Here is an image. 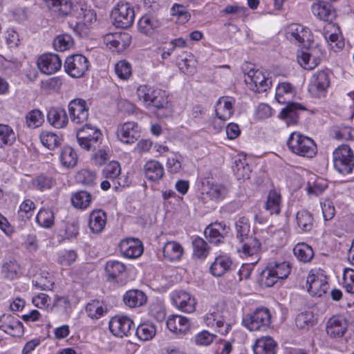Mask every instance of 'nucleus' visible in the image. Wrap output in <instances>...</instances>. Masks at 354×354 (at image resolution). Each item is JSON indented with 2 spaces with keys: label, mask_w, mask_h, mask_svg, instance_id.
Returning a JSON list of instances; mask_svg holds the SVG:
<instances>
[{
  "label": "nucleus",
  "mask_w": 354,
  "mask_h": 354,
  "mask_svg": "<svg viewBox=\"0 0 354 354\" xmlns=\"http://www.w3.org/2000/svg\"><path fill=\"white\" fill-rule=\"evenodd\" d=\"M289 149L294 153L311 158L316 155L317 146L311 138L298 132H292L287 141Z\"/></svg>",
  "instance_id": "1"
},
{
  "label": "nucleus",
  "mask_w": 354,
  "mask_h": 354,
  "mask_svg": "<svg viewBox=\"0 0 354 354\" xmlns=\"http://www.w3.org/2000/svg\"><path fill=\"white\" fill-rule=\"evenodd\" d=\"M334 168L342 175L351 174L354 168V153L348 145H341L333 153Z\"/></svg>",
  "instance_id": "2"
},
{
  "label": "nucleus",
  "mask_w": 354,
  "mask_h": 354,
  "mask_svg": "<svg viewBox=\"0 0 354 354\" xmlns=\"http://www.w3.org/2000/svg\"><path fill=\"white\" fill-rule=\"evenodd\" d=\"M77 142L80 147L86 151H96L101 146L102 134L95 127L85 123V125L77 130Z\"/></svg>",
  "instance_id": "3"
},
{
  "label": "nucleus",
  "mask_w": 354,
  "mask_h": 354,
  "mask_svg": "<svg viewBox=\"0 0 354 354\" xmlns=\"http://www.w3.org/2000/svg\"><path fill=\"white\" fill-rule=\"evenodd\" d=\"M290 273L288 262L270 263L261 273L262 280L267 287L274 286L279 279H286Z\"/></svg>",
  "instance_id": "4"
},
{
  "label": "nucleus",
  "mask_w": 354,
  "mask_h": 354,
  "mask_svg": "<svg viewBox=\"0 0 354 354\" xmlns=\"http://www.w3.org/2000/svg\"><path fill=\"white\" fill-rule=\"evenodd\" d=\"M111 17L116 27L127 28L134 21V9L129 3L120 1L112 10Z\"/></svg>",
  "instance_id": "5"
},
{
  "label": "nucleus",
  "mask_w": 354,
  "mask_h": 354,
  "mask_svg": "<svg viewBox=\"0 0 354 354\" xmlns=\"http://www.w3.org/2000/svg\"><path fill=\"white\" fill-rule=\"evenodd\" d=\"M271 321L270 310L266 308H257L252 315H246L243 323L250 330H265Z\"/></svg>",
  "instance_id": "6"
},
{
  "label": "nucleus",
  "mask_w": 354,
  "mask_h": 354,
  "mask_svg": "<svg viewBox=\"0 0 354 354\" xmlns=\"http://www.w3.org/2000/svg\"><path fill=\"white\" fill-rule=\"evenodd\" d=\"M148 109H154L158 117L167 118L172 113V104L165 91L156 89Z\"/></svg>",
  "instance_id": "7"
},
{
  "label": "nucleus",
  "mask_w": 354,
  "mask_h": 354,
  "mask_svg": "<svg viewBox=\"0 0 354 354\" xmlns=\"http://www.w3.org/2000/svg\"><path fill=\"white\" fill-rule=\"evenodd\" d=\"M71 122L77 124L86 123L88 118V106L86 100L76 98L71 100L68 106Z\"/></svg>",
  "instance_id": "8"
},
{
  "label": "nucleus",
  "mask_w": 354,
  "mask_h": 354,
  "mask_svg": "<svg viewBox=\"0 0 354 354\" xmlns=\"http://www.w3.org/2000/svg\"><path fill=\"white\" fill-rule=\"evenodd\" d=\"M308 292L313 296L321 297L329 288L327 277L320 272L311 271L306 279Z\"/></svg>",
  "instance_id": "9"
},
{
  "label": "nucleus",
  "mask_w": 354,
  "mask_h": 354,
  "mask_svg": "<svg viewBox=\"0 0 354 354\" xmlns=\"http://www.w3.org/2000/svg\"><path fill=\"white\" fill-rule=\"evenodd\" d=\"M64 68L71 77H80L88 70V61L82 55H73L66 59Z\"/></svg>",
  "instance_id": "10"
},
{
  "label": "nucleus",
  "mask_w": 354,
  "mask_h": 354,
  "mask_svg": "<svg viewBox=\"0 0 354 354\" xmlns=\"http://www.w3.org/2000/svg\"><path fill=\"white\" fill-rule=\"evenodd\" d=\"M103 41L113 51L122 52L130 45L131 37L124 32L108 33L104 35Z\"/></svg>",
  "instance_id": "11"
},
{
  "label": "nucleus",
  "mask_w": 354,
  "mask_h": 354,
  "mask_svg": "<svg viewBox=\"0 0 354 354\" xmlns=\"http://www.w3.org/2000/svg\"><path fill=\"white\" fill-rule=\"evenodd\" d=\"M173 304L180 310L190 313L196 309V300L185 290H175L171 295Z\"/></svg>",
  "instance_id": "12"
},
{
  "label": "nucleus",
  "mask_w": 354,
  "mask_h": 354,
  "mask_svg": "<svg viewBox=\"0 0 354 354\" xmlns=\"http://www.w3.org/2000/svg\"><path fill=\"white\" fill-rule=\"evenodd\" d=\"M109 327L113 335L122 337L131 333L134 329V324L127 316H115L110 320Z\"/></svg>",
  "instance_id": "13"
},
{
  "label": "nucleus",
  "mask_w": 354,
  "mask_h": 354,
  "mask_svg": "<svg viewBox=\"0 0 354 354\" xmlns=\"http://www.w3.org/2000/svg\"><path fill=\"white\" fill-rule=\"evenodd\" d=\"M330 83V74L328 71H317L312 77L309 91L315 97H320L328 88Z\"/></svg>",
  "instance_id": "14"
},
{
  "label": "nucleus",
  "mask_w": 354,
  "mask_h": 354,
  "mask_svg": "<svg viewBox=\"0 0 354 354\" xmlns=\"http://www.w3.org/2000/svg\"><path fill=\"white\" fill-rule=\"evenodd\" d=\"M245 82L251 90L260 93L269 88L268 80L263 73L259 70L250 68L245 75Z\"/></svg>",
  "instance_id": "15"
},
{
  "label": "nucleus",
  "mask_w": 354,
  "mask_h": 354,
  "mask_svg": "<svg viewBox=\"0 0 354 354\" xmlns=\"http://www.w3.org/2000/svg\"><path fill=\"white\" fill-rule=\"evenodd\" d=\"M119 248L124 257L129 259H136L143 252L142 243L135 238H127L121 241Z\"/></svg>",
  "instance_id": "16"
},
{
  "label": "nucleus",
  "mask_w": 354,
  "mask_h": 354,
  "mask_svg": "<svg viewBox=\"0 0 354 354\" xmlns=\"http://www.w3.org/2000/svg\"><path fill=\"white\" fill-rule=\"evenodd\" d=\"M117 137L124 143H134L140 138V130L138 124L134 122H127L118 127Z\"/></svg>",
  "instance_id": "17"
},
{
  "label": "nucleus",
  "mask_w": 354,
  "mask_h": 354,
  "mask_svg": "<svg viewBox=\"0 0 354 354\" xmlns=\"http://www.w3.org/2000/svg\"><path fill=\"white\" fill-rule=\"evenodd\" d=\"M0 330L13 337H19L24 333L21 322L10 314L0 316Z\"/></svg>",
  "instance_id": "18"
},
{
  "label": "nucleus",
  "mask_w": 354,
  "mask_h": 354,
  "mask_svg": "<svg viewBox=\"0 0 354 354\" xmlns=\"http://www.w3.org/2000/svg\"><path fill=\"white\" fill-rule=\"evenodd\" d=\"M37 66L43 73L51 75L60 69L62 60L57 55L44 54L38 59Z\"/></svg>",
  "instance_id": "19"
},
{
  "label": "nucleus",
  "mask_w": 354,
  "mask_h": 354,
  "mask_svg": "<svg viewBox=\"0 0 354 354\" xmlns=\"http://www.w3.org/2000/svg\"><path fill=\"white\" fill-rule=\"evenodd\" d=\"M242 243L241 248L239 249L245 257L252 258L251 264H256L260 259L259 251L261 248V243L254 236L246 237L240 241Z\"/></svg>",
  "instance_id": "20"
},
{
  "label": "nucleus",
  "mask_w": 354,
  "mask_h": 354,
  "mask_svg": "<svg viewBox=\"0 0 354 354\" xmlns=\"http://www.w3.org/2000/svg\"><path fill=\"white\" fill-rule=\"evenodd\" d=\"M78 18L73 30L80 36L86 35L89 27L96 21V14L93 10L81 8Z\"/></svg>",
  "instance_id": "21"
},
{
  "label": "nucleus",
  "mask_w": 354,
  "mask_h": 354,
  "mask_svg": "<svg viewBox=\"0 0 354 354\" xmlns=\"http://www.w3.org/2000/svg\"><path fill=\"white\" fill-rule=\"evenodd\" d=\"M158 15L153 12L144 15L139 20L138 28L140 32L149 35L156 31L160 26Z\"/></svg>",
  "instance_id": "22"
},
{
  "label": "nucleus",
  "mask_w": 354,
  "mask_h": 354,
  "mask_svg": "<svg viewBox=\"0 0 354 354\" xmlns=\"http://www.w3.org/2000/svg\"><path fill=\"white\" fill-rule=\"evenodd\" d=\"M313 14L325 21H333L336 17V11L330 3L317 1L312 5Z\"/></svg>",
  "instance_id": "23"
},
{
  "label": "nucleus",
  "mask_w": 354,
  "mask_h": 354,
  "mask_svg": "<svg viewBox=\"0 0 354 354\" xmlns=\"http://www.w3.org/2000/svg\"><path fill=\"white\" fill-rule=\"evenodd\" d=\"M326 329L330 337H342L347 330L346 320L341 316H333L328 320Z\"/></svg>",
  "instance_id": "24"
},
{
  "label": "nucleus",
  "mask_w": 354,
  "mask_h": 354,
  "mask_svg": "<svg viewBox=\"0 0 354 354\" xmlns=\"http://www.w3.org/2000/svg\"><path fill=\"white\" fill-rule=\"evenodd\" d=\"M206 239L212 243L218 244L223 241L226 226L221 223L209 224L204 231Z\"/></svg>",
  "instance_id": "25"
},
{
  "label": "nucleus",
  "mask_w": 354,
  "mask_h": 354,
  "mask_svg": "<svg viewBox=\"0 0 354 354\" xmlns=\"http://www.w3.org/2000/svg\"><path fill=\"white\" fill-rule=\"evenodd\" d=\"M233 267L232 259L225 255L217 257L210 266V272L215 277H221L230 272Z\"/></svg>",
  "instance_id": "26"
},
{
  "label": "nucleus",
  "mask_w": 354,
  "mask_h": 354,
  "mask_svg": "<svg viewBox=\"0 0 354 354\" xmlns=\"http://www.w3.org/2000/svg\"><path fill=\"white\" fill-rule=\"evenodd\" d=\"M47 120L57 129L64 128L68 122L66 112L62 107H51L48 111Z\"/></svg>",
  "instance_id": "27"
},
{
  "label": "nucleus",
  "mask_w": 354,
  "mask_h": 354,
  "mask_svg": "<svg viewBox=\"0 0 354 354\" xmlns=\"http://www.w3.org/2000/svg\"><path fill=\"white\" fill-rule=\"evenodd\" d=\"M123 301L129 308H138L146 304L147 297L142 290L131 289L125 292Z\"/></svg>",
  "instance_id": "28"
},
{
  "label": "nucleus",
  "mask_w": 354,
  "mask_h": 354,
  "mask_svg": "<svg viewBox=\"0 0 354 354\" xmlns=\"http://www.w3.org/2000/svg\"><path fill=\"white\" fill-rule=\"evenodd\" d=\"M168 329L176 334H185L189 329V319L183 316L172 315L167 320Z\"/></svg>",
  "instance_id": "29"
},
{
  "label": "nucleus",
  "mask_w": 354,
  "mask_h": 354,
  "mask_svg": "<svg viewBox=\"0 0 354 354\" xmlns=\"http://www.w3.org/2000/svg\"><path fill=\"white\" fill-rule=\"evenodd\" d=\"M286 104L287 106L280 113V118L285 120L288 125L295 124L298 121L299 112L305 110V108L296 102Z\"/></svg>",
  "instance_id": "30"
},
{
  "label": "nucleus",
  "mask_w": 354,
  "mask_h": 354,
  "mask_svg": "<svg viewBox=\"0 0 354 354\" xmlns=\"http://www.w3.org/2000/svg\"><path fill=\"white\" fill-rule=\"evenodd\" d=\"M277 350V342L269 336L258 339L253 346L254 354H276Z\"/></svg>",
  "instance_id": "31"
},
{
  "label": "nucleus",
  "mask_w": 354,
  "mask_h": 354,
  "mask_svg": "<svg viewBox=\"0 0 354 354\" xmlns=\"http://www.w3.org/2000/svg\"><path fill=\"white\" fill-rule=\"evenodd\" d=\"M308 37L309 30L300 24H292L288 27L286 37L291 41L303 44Z\"/></svg>",
  "instance_id": "32"
},
{
  "label": "nucleus",
  "mask_w": 354,
  "mask_h": 354,
  "mask_svg": "<svg viewBox=\"0 0 354 354\" xmlns=\"http://www.w3.org/2000/svg\"><path fill=\"white\" fill-rule=\"evenodd\" d=\"M106 223V214L102 209H95L90 213L88 226L91 231L99 234L103 231Z\"/></svg>",
  "instance_id": "33"
},
{
  "label": "nucleus",
  "mask_w": 354,
  "mask_h": 354,
  "mask_svg": "<svg viewBox=\"0 0 354 354\" xmlns=\"http://www.w3.org/2000/svg\"><path fill=\"white\" fill-rule=\"evenodd\" d=\"M232 99L228 97H221L216 105V117L222 121H225L233 114Z\"/></svg>",
  "instance_id": "34"
},
{
  "label": "nucleus",
  "mask_w": 354,
  "mask_h": 354,
  "mask_svg": "<svg viewBox=\"0 0 354 354\" xmlns=\"http://www.w3.org/2000/svg\"><path fill=\"white\" fill-rule=\"evenodd\" d=\"M145 177L151 181H158L164 176V168L157 160H149L144 166Z\"/></svg>",
  "instance_id": "35"
},
{
  "label": "nucleus",
  "mask_w": 354,
  "mask_h": 354,
  "mask_svg": "<svg viewBox=\"0 0 354 354\" xmlns=\"http://www.w3.org/2000/svg\"><path fill=\"white\" fill-rule=\"evenodd\" d=\"M295 87L289 82H282L278 84L276 88L275 98L280 104L290 102V100L295 95Z\"/></svg>",
  "instance_id": "36"
},
{
  "label": "nucleus",
  "mask_w": 354,
  "mask_h": 354,
  "mask_svg": "<svg viewBox=\"0 0 354 354\" xmlns=\"http://www.w3.org/2000/svg\"><path fill=\"white\" fill-rule=\"evenodd\" d=\"M316 322L315 314L310 310L301 312L295 317L297 327L304 330H308L315 325Z\"/></svg>",
  "instance_id": "37"
},
{
  "label": "nucleus",
  "mask_w": 354,
  "mask_h": 354,
  "mask_svg": "<svg viewBox=\"0 0 354 354\" xmlns=\"http://www.w3.org/2000/svg\"><path fill=\"white\" fill-rule=\"evenodd\" d=\"M162 252L165 259L172 261L179 260L181 258L183 254V248L178 242L169 241L165 244Z\"/></svg>",
  "instance_id": "38"
},
{
  "label": "nucleus",
  "mask_w": 354,
  "mask_h": 354,
  "mask_svg": "<svg viewBox=\"0 0 354 354\" xmlns=\"http://www.w3.org/2000/svg\"><path fill=\"white\" fill-rule=\"evenodd\" d=\"M297 227L301 232H310L313 227V217L307 210L299 211L296 214Z\"/></svg>",
  "instance_id": "39"
},
{
  "label": "nucleus",
  "mask_w": 354,
  "mask_h": 354,
  "mask_svg": "<svg viewBox=\"0 0 354 354\" xmlns=\"http://www.w3.org/2000/svg\"><path fill=\"white\" fill-rule=\"evenodd\" d=\"M281 196L276 190H270L266 202V209L270 214H279L281 212Z\"/></svg>",
  "instance_id": "40"
},
{
  "label": "nucleus",
  "mask_w": 354,
  "mask_h": 354,
  "mask_svg": "<svg viewBox=\"0 0 354 354\" xmlns=\"http://www.w3.org/2000/svg\"><path fill=\"white\" fill-rule=\"evenodd\" d=\"M294 255L304 263L310 262L314 257L313 248L305 243H299L293 248Z\"/></svg>",
  "instance_id": "41"
},
{
  "label": "nucleus",
  "mask_w": 354,
  "mask_h": 354,
  "mask_svg": "<svg viewBox=\"0 0 354 354\" xmlns=\"http://www.w3.org/2000/svg\"><path fill=\"white\" fill-rule=\"evenodd\" d=\"M77 155L74 149L68 146L62 149L59 160L63 167L70 169L74 167L77 162Z\"/></svg>",
  "instance_id": "42"
},
{
  "label": "nucleus",
  "mask_w": 354,
  "mask_h": 354,
  "mask_svg": "<svg viewBox=\"0 0 354 354\" xmlns=\"http://www.w3.org/2000/svg\"><path fill=\"white\" fill-rule=\"evenodd\" d=\"M107 311L106 305L99 300H92L86 306V312L91 319H97Z\"/></svg>",
  "instance_id": "43"
},
{
  "label": "nucleus",
  "mask_w": 354,
  "mask_h": 354,
  "mask_svg": "<svg viewBox=\"0 0 354 354\" xmlns=\"http://www.w3.org/2000/svg\"><path fill=\"white\" fill-rule=\"evenodd\" d=\"M121 174V167L118 162L111 161L106 165L102 170V176L104 178L111 180L114 184L121 185L118 181V178Z\"/></svg>",
  "instance_id": "44"
},
{
  "label": "nucleus",
  "mask_w": 354,
  "mask_h": 354,
  "mask_svg": "<svg viewBox=\"0 0 354 354\" xmlns=\"http://www.w3.org/2000/svg\"><path fill=\"white\" fill-rule=\"evenodd\" d=\"M91 201L90 193L86 191H78L71 196V203L73 205L78 209H86Z\"/></svg>",
  "instance_id": "45"
},
{
  "label": "nucleus",
  "mask_w": 354,
  "mask_h": 354,
  "mask_svg": "<svg viewBox=\"0 0 354 354\" xmlns=\"http://www.w3.org/2000/svg\"><path fill=\"white\" fill-rule=\"evenodd\" d=\"M210 310L212 313L214 320L216 322V327L218 328V331L222 335L227 334L230 330V325L226 323L225 319L224 314L226 313V312H223L215 308Z\"/></svg>",
  "instance_id": "46"
},
{
  "label": "nucleus",
  "mask_w": 354,
  "mask_h": 354,
  "mask_svg": "<svg viewBox=\"0 0 354 354\" xmlns=\"http://www.w3.org/2000/svg\"><path fill=\"white\" fill-rule=\"evenodd\" d=\"M44 122V115L39 109L30 111L26 115V124L30 129H36L42 125Z\"/></svg>",
  "instance_id": "47"
},
{
  "label": "nucleus",
  "mask_w": 354,
  "mask_h": 354,
  "mask_svg": "<svg viewBox=\"0 0 354 354\" xmlns=\"http://www.w3.org/2000/svg\"><path fill=\"white\" fill-rule=\"evenodd\" d=\"M20 270V266L15 259L5 261L2 266L1 274L3 277L10 280L15 279Z\"/></svg>",
  "instance_id": "48"
},
{
  "label": "nucleus",
  "mask_w": 354,
  "mask_h": 354,
  "mask_svg": "<svg viewBox=\"0 0 354 354\" xmlns=\"http://www.w3.org/2000/svg\"><path fill=\"white\" fill-rule=\"evenodd\" d=\"M50 9L63 15H68L72 9V3L69 0H44Z\"/></svg>",
  "instance_id": "49"
},
{
  "label": "nucleus",
  "mask_w": 354,
  "mask_h": 354,
  "mask_svg": "<svg viewBox=\"0 0 354 354\" xmlns=\"http://www.w3.org/2000/svg\"><path fill=\"white\" fill-rule=\"evenodd\" d=\"M16 140L13 129L8 125L0 124V147L12 145Z\"/></svg>",
  "instance_id": "50"
},
{
  "label": "nucleus",
  "mask_w": 354,
  "mask_h": 354,
  "mask_svg": "<svg viewBox=\"0 0 354 354\" xmlns=\"http://www.w3.org/2000/svg\"><path fill=\"white\" fill-rule=\"evenodd\" d=\"M156 330L152 324L144 323L140 324L136 330V336L142 341H149L156 335Z\"/></svg>",
  "instance_id": "51"
},
{
  "label": "nucleus",
  "mask_w": 354,
  "mask_h": 354,
  "mask_svg": "<svg viewBox=\"0 0 354 354\" xmlns=\"http://www.w3.org/2000/svg\"><path fill=\"white\" fill-rule=\"evenodd\" d=\"M40 140L42 145L50 150L55 149L61 144V138L59 136L48 131H44L41 133Z\"/></svg>",
  "instance_id": "52"
},
{
  "label": "nucleus",
  "mask_w": 354,
  "mask_h": 354,
  "mask_svg": "<svg viewBox=\"0 0 354 354\" xmlns=\"http://www.w3.org/2000/svg\"><path fill=\"white\" fill-rule=\"evenodd\" d=\"M105 270L109 279L113 280L125 272L126 266L118 261H109L106 264Z\"/></svg>",
  "instance_id": "53"
},
{
  "label": "nucleus",
  "mask_w": 354,
  "mask_h": 354,
  "mask_svg": "<svg viewBox=\"0 0 354 354\" xmlns=\"http://www.w3.org/2000/svg\"><path fill=\"white\" fill-rule=\"evenodd\" d=\"M193 255L197 259L205 258L209 252V247L206 241L201 238L196 237L192 241Z\"/></svg>",
  "instance_id": "54"
},
{
  "label": "nucleus",
  "mask_w": 354,
  "mask_h": 354,
  "mask_svg": "<svg viewBox=\"0 0 354 354\" xmlns=\"http://www.w3.org/2000/svg\"><path fill=\"white\" fill-rule=\"evenodd\" d=\"M297 61L301 66L306 70H312L319 64L318 59L313 57L309 53L305 51L298 52Z\"/></svg>",
  "instance_id": "55"
},
{
  "label": "nucleus",
  "mask_w": 354,
  "mask_h": 354,
  "mask_svg": "<svg viewBox=\"0 0 354 354\" xmlns=\"http://www.w3.org/2000/svg\"><path fill=\"white\" fill-rule=\"evenodd\" d=\"M54 213L49 209H41L36 216L37 222L42 227L50 228L54 224Z\"/></svg>",
  "instance_id": "56"
},
{
  "label": "nucleus",
  "mask_w": 354,
  "mask_h": 354,
  "mask_svg": "<svg viewBox=\"0 0 354 354\" xmlns=\"http://www.w3.org/2000/svg\"><path fill=\"white\" fill-rule=\"evenodd\" d=\"M156 91V89L153 88L147 85H140L136 91V94L139 100L142 101L147 108H149Z\"/></svg>",
  "instance_id": "57"
},
{
  "label": "nucleus",
  "mask_w": 354,
  "mask_h": 354,
  "mask_svg": "<svg viewBox=\"0 0 354 354\" xmlns=\"http://www.w3.org/2000/svg\"><path fill=\"white\" fill-rule=\"evenodd\" d=\"M235 165L233 167V171L237 179H249L250 169L245 160L241 159L235 160Z\"/></svg>",
  "instance_id": "58"
},
{
  "label": "nucleus",
  "mask_w": 354,
  "mask_h": 354,
  "mask_svg": "<svg viewBox=\"0 0 354 354\" xmlns=\"http://www.w3.org/2000/svg\"><path fill=\"white\" fill-rule=\"evenodd\" d=\"M35 208V203L30 199H26L22 202L18 211L19 218L24 221L29 220L32 216V212Z\"/></svg>",
  "instance_id": "59"
},
{
  "label": "nucleus",
  "mask_w": 354,
  "mask_h": 354,
  "mask_svg": "<svg viewBox=\"0 0 354 354\" xmlns=\"http://www.w3.org/2000/svg\"><path fill=\"white\" fill-rule=\"evenodd\" d=\"M73 45V38L68 34L57 36L53 42L55 49L58 51H65L69 49Z\"/></svg>",
  "instance_id": "60"
},
{
  "label": "nucleus",
  "mask_w": 354,
  "mask_h": 354,
  "mask_svg": "<svg viewBox=\"0 0 354 354\" xmlns=\"http://www.w3.org/2000/svg\"><path fill=\"white\" fill-rule=\"evenodd\" d=\"M115 72L120 79L127 80L131 75V66L126 60L119 61L115 65Z\"/></svg>",
  "instance_id": "61"
},
{
  "label": "nucleus",
  "mask_w": 354,
  "mask_h": 354,
  "mask_svg": "<svg viewBox=\"0 0 354 354\" xmlns=\"http://www.w3.org/2000/svg\"><path fill=\"white\" fill-rule=\"evenodd\" d=\"M236 229L237 232V238L239 241L246 239V237H250L249 235L250 232V225L245 218H240L236 223Z\"/></svg>",
  "instance_id": "62"
},
{
  "label": "nucleus",
  "mask_w": 354,
  "mask_h": 354,
  "mask_svg": "<svg viewBox=\"0 0 354 354\" xmlns=\"http://www.w3.org/2000/svg\"><path fill=\"white\" fill-rule=\"evenodd\" d=\"M95 178V173L88 169H82L77 175V179L80 183L88 186L94 185Z\"/></svg>",
  "instance_id": "63"
},
{
  "label": "nucleus",
  "mask_w": 354,
  "mask_h": 354,
  "mask_svg": "<svg viewBox=\"0 0 354 354\" xmlns=\"http://www.w3.org/2000/svg\"><path fill=\"white\" fill-rule=\"evenodd\" d=\"M343 284L346 290L354 294V270L346 268L343 273Z\"/></svg>",
  "instance_id": "64"
}]
</instances>
